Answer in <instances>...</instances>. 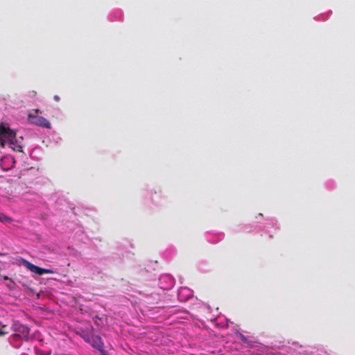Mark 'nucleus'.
Listing matches in <instances>:
<instances>
[{
  "label": "nucleus",
  "mask_w": 355,
  "mask_h": 355,
  "mask_svg": "<svg viewBox=\"0 0 355 355\" xmlns=\"http://www.w3.org/2000/svg\"><path fill=\"white\" fill-rule=\"evenodd\" d=\"M9 142L11 145H15L16 142V132L11 130L8 126L1 123L0 125V143L2 146L5 142Z\"/></svg>",
  "instance_id": "obj_1"
},
{
  "label": "nucleus",
  "mask_w": 355,
  "mask_h": 355,
  "mask_svg": "<svg viewBox=\"0 0 355 355\" xmlns=\"http://www.w3.org/2000/svg\"><path fill=\"white\" fill-rule=\"evenodd\" d=\"M28 119L31 123L35 125L47 129H50L51 128V123L46 119L38 115H35L33 113H29L28 114Z\"/></svg>",
  "instance_id": "obj_2"
},
{
  "label": "nucleus",
  "mask_w": 355,
  "mask_h": 355,
  "mask_svg": "<svg viewBox=\"0 0 355 355\" xmlns=\"http://www.w3.org/2000/svg\"><path fill=\"white\" fill-rule=\"evenodd\" d=\"M25 265L31 272H33L37 275H39L53 273V272L50 269H45V268H40L27 261H25Z\"/></svg>",
  "instance_id": "obj_3"
},
{
  "label": "nucleus",
  "mask_w": 355,
  "mask_h": 355,
  "mask_svg": "<svg viewBox=\"0 0 355 355\" xmlns=\"http://www.w3.org/2000/svg\"><path fill=\"white\" fill-rule=\"evenodd\" d=\"M88 343L96 349H100L101 347H103V340L98 335L93 334Z\"/></svg>",
  "instance_id": "obj_4"
},
{
  "label": "nucleus",
  "mask_w": 355,
  "mask_h": 355,
  "mask_svg": "<svg viewBox=\"0 0 355 355\" xmlns=\"http://www.w3.org/2000/svg\"><path fill=\"white\" fill-rule=\"evenodd\" d=\"M17 330L24 337L28 336L30 333L29 328L25 325H19Z\"/></svg>",
  "instance_id": "obj_5"
},
{
  "label": "nucleus",
  "mask_w": 355,
  "mask_h": 355,
  "mask_svg": "<svg viewBox=\"0 0 355 355\" xmlns=\"http://www.w3.org/2000/svg\"><path fill=\"white\" fill-rule=\"evenodd\" d=\"M93 328H91L90 331H83L81 334V337L85 340V342L88 343L92 337V336L94 334L92 333Z\"/></svg>",
  "instance_id": "obj_6"
},
{
  "label": "nucleus",
  "mask_w": 355,
  "mask_h": 355,
  "mask_svg": "<svg viewBox=\"0 0 355 355\" xmlns=\"http://www.w3.org/2000/svg\"><path fill=\"white\" fill-rule=\"evenodd\" d=\"M0 221L10 222L12 221V218L6 216H3V217L0 216Z\"/></svg>",
  "instance_id": "obj_7"
},
{
  "label": "nucleus",
  "mask_w": 355,
  "mask_h": 355,
  "mask_svg": "<svg viewBox=\"0 0 355 355\" xmlns=\"http://www.w3.org/2000/svg\"><path fill=\"white\" fill-rule=\"evenodd\" d=\"M103 347H101L100 349H97L98 350H99L101 353L102 355H108L107 352L105 351L103 348Z\"/></svg>",
  "instance_id": "obj_8"
},
{
  "label": "nucleus",
  "mask_w": 355,
  "mask_h": 355,
  "mask_svg": "<svg viewBox=\"0 0 355 355\" xmlns=\"http://www.w3.org/2000/svg\"><path fill=\"white\" fill-rule=\"evenodd\" d=\"M8 334V331H3V329H0V336L6 335Z\"/></svg>",
  "instance_id": "obj_9"
},
{
  "label": "nucleus",
  "mask_w": 355,
  "mask_h": 355,
  "mask_svg": "<svg viewBox=\"0 0 355 355\" xmlns=\"http://www.w3.org/2000/svg\"><path fill=\"white\" fill-rule=\"evenodd\" d=\"M34 114L37 115L38 114H42V111L39 109H35L33 112Z\"/></svg>",
  "instance_id": "obj_10"
},
{
  "label": "nucleus",
  "mask_w": 355,
  "mask_h": 355,
  "mask_svg": "<svg viewBox=\"0 0 355 355\" xmlns=\"http://www.w3.org/2000/svg\"><path fill=\"white\" fill-rule=\"evenodd\" d=\"M30 94H31L32 96L35 97V96H36V95H37V92H36L35 91L33 90V91H31V92H30Z\"/></svg>",
  "instance_id": "obj_11"
},
{
  "label": "nucleus",
  "mask_w": 355,
  "mask_h": 355,
  "mask_svg": "<svg viewBox=\"0 0 355 355\" xmlns=\"http://www.w3.org/2000/svg\"><path fill=\"white\" fill-rule=\"evenodd\" d=\"M53 99H54L55 101L58 102V101H60V97H59L58 95H55V96H53Z\"/></svg>",
  "instance_id": "obj_12"
},
{
  "label": "nucleus",
  "mask_w": 355,
  "mask_h": 355,
  "mask_svg": "<svg viewBox=\"0 0 355 355\" xmlns=\"http://www.w3.org/2000/svg\"><path fill=\"white\" fill-rule=\"evenodd\" d=\"M12 160L13 159L12 158H10V157H4L3 159H1V162H4V161H6V160Z\"/></svg>",
  "instance_id": "obj_13"
},
{
  "label": "nucleus",
  "mask_w": 355,
  "mask_h": 355,
  "mask_svg": "<svg viewBox=\"0 0 355 355\" xmlns=\"http://www.w3.org/2000/svg\"><path fill=\"white\" fill-rule=\"evenodd\" d=\"M7 326L6 325H2V327L1 329H3V331H6Z\"/></svg>",
  "instance_id": "obj_14"
},
{
  "label": "nucleus",
  "mask_w": 355,
  "mask_h": 355,
  "mask_svg": "<svg viewBox=\"0 0 355 355\" xmlns=\"http://www.w3.org/2000/svg\"><path fill=\"white\" fill-rule=\"evenodd\" d=\"M3 279H4L5 280L9 279V278H8V276H4V277H3Z\"/></svg>",
  "instance_id": "obj_15"
},
{
  "label": "nucleus",
  "mask_w": 355,
  "mask_h": 355,
  "mask_svg": "<svg viewBox=\"0 0 355 355\" xmlns=\"http://www.w3.org/2000/svg\"><path fill=\"white\" fill-rule=\"evenodd\" d=\"M50 354V352H48L46 354V355H49Z\"/></svg>",
  "instance_id": "obj_16"
}]
</instances>
